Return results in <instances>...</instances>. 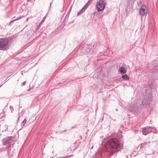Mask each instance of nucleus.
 <instances>
[{"instance_id":"nucleus-1","label":"nucleus","mask_w":158,"mask_h":158,"mask_svg":"<svg viewBox=\"0 0 158 158\" xmlns=\"http://www.w3.org/2000/svg\"><path fill=\"white\" fill-rule=\"evenodd\" d=\"M119 143V142L117 138H112L107 142L106 148L113 152H118L121 149Z\"/></svg>"},{"instance_id":"nucleus-2","label":"nucleus","mask_w":158,"mask_h":158,"mask_svg":"<svg viewBox=\"0 0 158 158\" xmlns=\"http://www.w3.org/2000/svg\"><path fill=\"white\" fill-rule=\"evenodd\" d=\"M96 7L98 11L103 10L105 7L104 1L102 0L100 1L98 3Z\"/></svg>"},{"instance_id":"nucleus-3","label":"nucleus","mask_w":158,"mask_h":158,"mask_svg":"<svg viewBox=\"0 0 158 158\" xmlns=\"http://www.w3.org/2000/svg\"><path fill=\"white\" fill-rule=\"evenodd\" d=\"M142 132L143 134L145 135H146L149 134L151 132H155L153 131L152 130V128L150 127H146L143 128Z\"/></svg>"},{"instance_id":"nucleus-4","label":"nucleus","mask_w":158,"mask_h":158,"mask_svg":"<svg viewBox=\"0 0 158 158\" xmlns=\"http://www.w3.org/2000/svg\"><path fill=\"white\" fill-rule=\"evenodd\" d=\"M12 139V136H7L3 138L2 140V142L3 145H6L10 143V141Z\"/></svg>"},{"instance_id":"nucleus-5","label":"nucleus","mask_w":158,"mask_h":158,"mask_svg":"<svg viewBox=\"0 0 158 158\" xmlns=\"http://www.w3.org/2000/svg\"><path fill=\"white\" fill-rule=\"evenodd\" d=\"M8 43V40L6 39H0V49L3 48L6 46Z\"/></svg>"},{"instance_id":"nucleus-6","label":"nucleus","mask_w":158,"mask_h":158,"mask_svg":"<svg viewBox=\"0 0 158 158\" xmlns=\"http://www.w3.org/2000/svg\"><path fill=\"white\" fill-rule=\"evenodd\" d=\"M139 14L142 16L147 14V7L145 6H142L139 10Z\"/></svg>"},{"instance_id":"nucleus-7","label":"nucleus","mask_w":158,"mask_h":158,"mask_svg":"<svg viewBox=\"0 0 158 158\" xmlns=\"http://www.w3.org/2000/svg\"><path fill=\"white\" fill-rule=\"evenodd\" d=\"M122 77L123 79L125 80H129V77L126 74H123L122 75Z\"/></svg>"},{"instance_id":"nucleus-8","label":"nucleus","mask_w":158,"mask_h":158,"mask_svg":"<svg viewBox=\"0 0 158 158\" xmlns=\"http://www.w3.org/2000/svg\"><path fill=\"white\" fill-rule=\"evenodd\" d=\"M118 72L121 74H124L126 73V70H118Z\"/></svg>"},{"instance_id":"nucleus-9","label":"nucleus","mask_w":158,"mask_h":158,"mask_svg":"<svg viewBox=\"0 0 158 158\" xmlns=\"http://www.w3.org/2000/svg\"><path fill=\"white\" fill-rule=\"evenodd\" d=\"M26 121H26V119H25L21 123V126H23L25 125L26 123Z\"/></svg>"},{"instance_id":"nucleus-10","label":"nucleus","mask_w":158,"mask_h":158,"mask_svg":"<svg viewBox=\"0 0 158 158\" xmlns=\"http://www.w3.org/2000/svg\"><path fill=\"white\" fill-rule=\"evenodd\" d=\"M147 144V143H142L140 146V148H143Z\"/></svg>"},{"instance_id":"nucleus-11","label":"nucleus","mask_w":158,"mask_h":158,"mask_svg":"<svg viewBox=\"0 0 158 158\" xmlns=\"http://www.w3.org/2000/svg\"><path fill=\"white\" fill-rule=\"evenodd\" d=\"M25 84V82H24L23 83H22V86H23V85H24Z\"/></svg>"},{"instance_id":"nucleus-12","label":"nucleus","mask_w":158,"mask_h":158,"mask_svg":"<svg viewBox=\"0 0 158 158\" xmlns=\"http://www.w3.org/2000/svg\"><path fill=\"white\" fill-rule=\"evenodd\" d=\"M119 69H125L123 67H122V68H120Z\"/></svg>"}]
</instances>
